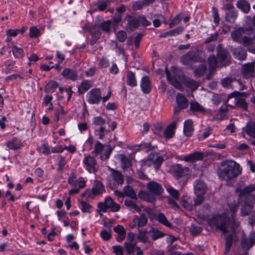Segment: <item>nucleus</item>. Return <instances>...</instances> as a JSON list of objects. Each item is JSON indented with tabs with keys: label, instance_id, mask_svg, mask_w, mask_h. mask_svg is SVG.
Returning <instances> with one entry per match:
<instances>
[{
	"label": "nucleus",
	"instance_id": "nucleus-1",
	"mask_svg": "<svg viewBox=\"0 0 255 255\" xmlns=\"http://www.w3.org/2000/svg\"><path fill=\"white\" fill-rule=\"evenodd\" d=\"M210 225H214L217 229L222 232L224 235L231 232L226 238V245L224 254H229L232 246L233 241L235 236V230L238 226V223L233 218L230 219L225 215L218 216L214 217L209 222Z\"/></svg>",
	"mask_w": 255,
	"mask_h": 255
},
{
	"label": "nucleus",
	"instance_id": "nucleus-2",
	"mask_svg": "<svg viewBox=\"0 0 255 255\" xmlns=\"http://www.w3.org/2000/svg\"><path fill=\"white\" fill-rule=\"evenodd\" d=\"M241 172L242 168L238 163L232 160H227L222 162L218 170V174L220 178L229 181L236 178Z\"/></svg>",
	"mask_w": 255,
	"mask_h": 255
},
{
	"label": "nucleus",
	"instance_id": "nucleus-3",
	"mask_svg": "<svg viewBox=\"0 0 255 255\" xmlns=\"http://www.w3.org/2000/svg\"><path fill=\"white\" fill-rule=\"evenodd\" d=\"M236 192L239 193V199L244 202L241 210L242 215L246 216L250 215L255 203V196L253 194H245L242 195V190L240 188H237Z\"/></svg>",
	"mask_w": 255,
	"mask_h": 255
},
{
	"label": "nucleus",
	"instance_id": "nucleus-4",
	"mask_svg": "<svg viewBox=\"0 0 255 255\" xmlns=\"http://www.w3.org/2000/svg\"><path fill=\"white\" fill-rule=\"evenodd\" d=\"M181 72V70L178 67L172 66L171 68V72H170L167 69H165V74L167 80L171 83V84L178 90H182L183 86L180 82L176 80L177 77H179Z\"/></svg>",
	"mask_w": 255,
	"mask_h": 255
},
{
	"label": "nucleus",
	"instance_id": "nucleus-5",
	"mask_svg": "<svg viewBox=\"0 0 255 255\" xmlns=\"http://www.w3.org/2000/svg\"><path fill=\"white\" fill-rule=\"evenodd\" d=\"M98 207L99 210L98 212L101 211L105 213L108 209H110L113 212H118L120 209V205L115 202L111 197H107L105 199L104 202L98 204Z\"/></svg>",
	"mask_w": 255,
	"mask_h": 255
},
{
	"label": "nucleus",
	"instance_id": "nucleus-6",
	"mask_svg": "<svg viewBox=\"0 0 255 255\" xmlns=\"http://www.w3.org/2000/svg\"><path fill=\"white\" fill-rule=\"evenodd\" d=\"M217 58L221 67L228 66L231 63L228 51L223 48L221 44L218 45L217 48Z\"/></svg>",
	"mask_w": 255,
	"mask_h": 255
},
{
	"label": "nucleus",
	"instance_id": "nucleus-7",
	"mask_svg": "<svg viewBox=\"0 0 255 255\" xmlns=\"http://www.w3.org/2000/svg\"><path fill=\"white\" fill-rule=\"evenodd\" d=\"M171 173L176 179L186 176L190 173V169L180 164H176L171 167Z\"/></svg>",
	"mask_w": 255,
	"mask_h": 255
},
{
	"label": "nucleus",
	"instance_id": "nucleus-8",
	"mask_svg": "<svg viewBox=\"0 0 255 255\" xmlns=\"http://www.w3.org/2000/svg\"><path fill=\"white\" fill-rule=\"evenodd\" d=\"M112 180L110 182L111 188H116L118 186L122 185L124 182V177L119 171L111 169Z\"/></svg>",
	"mask_w": 255,
	"mask_h": 255
},
{
	"label": "nucleus",
	"instance_id": "nucleus-9",
	"mask_svg": "<svg viewBox=\"0 0 255 255\" xmlns=\"http://www.w3.org/2000/svg\"><path fill=\"white\" fill-rule=\"evenodd\" d=\"M87 101L91 104H98L102 99L101 92L100 89H93L87 94Z\"/></svg>",
	"mask_w": 255,
	"mask_h": 255
},
{
	"label": "nucleus",
	"instance_id": "nucleus-10",
	"mask_svg": "<svg viewBox=\"0 0 255 255\" xmlns=\"http://www.w3.org/2000/svg\"><path fill=\"white\" fill-rule=\"evenodd\" d=\"M181 61L183 64L187 65L191 63L200 62L201 59L196 53L193 51H189L182 57Z\"/></svg>",
	"mask_w": 255,
	"mask_h": 255
},
{
	"label": "nucleus",
	"instance_id": "nucleus-11",
	"mask_svg": "<svg viewBox=\"0 0 255 255\" xmlns=\"http://www.w3.org/2000/svg\"><path fill=\"white\" fill-rule=\"evenodd\" d=\"M146 187L148 192L155 196L161 195L163 191L161 185L154 181L148 183Z\"/></svg>",
	"mask_w": 255,
	"mask_h": 255
},
{
	"label": "nucleus",
	"instance_id": "nucleus-12",
	"mask_svg": "<svg viewBox=\"0 0 255 255\" xmlns=\"http://www.w3.org/2000/svg\"><path fill=\"white\" fill-rule=\"evenodd\" d=\"M149 161L152 162V163L154 165L155 169L157 170L163 161V158L162 156L159 155L156 153H151L148 156L146 163L149 164L148 162Z\"/></svg>",
	"mask_w": 255,
	"mask_h": 255
},
{
	"label": "nucleus",
	"instance_id": "nucleus-13",
	"mask_svg": "<svg viewBox=\"0 0 255 255\" xmlns=\"http://www.w3.org/2000/svg\"><path fill=\"white\" fill-rule=\"evenodd\" d=\"M206 157L204 152L196 151L184 156L182 160L188 162L193 163L197 161L202 160Z\"/></svg>",
	"mask_w": 255,
	"mask_h": 255
},
{
	"label": "nucleus",
	"instance_id": "nucleus-14",
	"mask_svg": "<svg viewBox=\"0 0 255 255\" xmlns=\"http://www.w3.org/2000/svg\"><path fill=\"white\" fill-rule=\"evenodd\" d=\"M241 73L246 79L254 77L255 75L254 63H251L244 64L242 67Z\"/></svg>",
	"mask_w": 255,
	"mask_h": 255
},
{
	"label": "nucleus",
	"instance_id": "nucleus-15",
	"mask_svg": "<svg viewBox=\"0 0 255 255\" xmlns=\"http://www.w3.org/2000/svg\"><path fill=\"white\" fill-rule=\"evenodd\" d=\"M86 169L89 172H95L96 170L95 166L97 162L95 158L91 155L86 156L83 161Z\"/></svg>",
	"mask_w": 255,
	"mask_h": 255
},
{
	"label": "nucleus",
	"instance_id": "nucleus-16",
	"mask_svg": "<svg viewBox=\"0 0 255 255\" xmlns=\"http://www.w3.org/2000/svg\"><path fill=\"white\" fill-rule=\"evenodd\" d=\"M255 244V232H253L250 235L249 238H243L242 239L241 248L248 252V250Z\"/></svg>",
	"mask_w": 255,
	"mask_h": 255
},
{
	"label": "nucleus",
	"instance_id": "nucleus-17",
	"mask_svg": "<svg viewBox=\"0 0 255 255\" xmlns=\"http://www.w3.org/2000/svg\"><path fill=\"white\" fill-rule=\"evenodd\" d=\"M61 75L65 79L73 81H76L78 78V73L74 69L65 68L62 72Z\"/></svg>",
	"mask_w": 255,
	"mask_h": 255
},
{
	"label": "nucleus",
	"instance_id": "nucleus-18",
	"mask_svg": "<svg viewBox=\"0 0 255 255\" xmlns=\"http://www.w3.org/2000/svg\"><path fill=\"white\" fill-rule=\"evenodd\" d=\"M88 31L92 35V38L90 43L91 45L95 44L98 40L100 38L101 33L99 28L96 25L92 26L88 29Z\"/></svg>",
	"mask_w": 255,
	"mask_h": 255
},
{
	"label": "nucleus",
	"instance_id": "nucleus-19",
	"mask_svg": "<svg viewBox=\"0 0 255 255\" xmlns=\"http://www.w3.org/2000/svg\"><path fill=\"white\" fill-rule=\"evenodd\" d=\"M140 87L142 92L147 94L150 92L151 88L150 81L148 76H143L140 82Z\"/></svg>",
	"mask_w": 255,
	"mask_h": 255
},
{
	"label": "nucleus",
	"instance_id": "nucleus-20",
	"mask_svg": "<svg viewBox=\"0 0 255 255\" xmlns=\"http://www.w3.org/2000/svg\"><path fill=\"white\" fill-rule=\"evenodd\" d=\"M5 145L7 147L12 150H17L23 146L22 142L16 138H13L7 141Z\"/></svg>",
	"mask_w": 255,
	"mask_h": 255
},
{
	"label": "nucleus",
	"instance_id": "nucleus-21",
	"mask_svg": "<svg viewBox=\"0 0 255 255\" xmlns=\"http://www.w3.org/2000/svg\"><path fill=\"white\" fill-rule=\"evenodd\" d=\"M124 204L128 210L133 213L140 212L141 211L140 208L136 205L134 201L131 199H126L124 201Z\"/></svg>",
	"mask_w": 255,
	"mask_h": 255
},
{
	"label": "nucleus",
	"instance_id": "nucleus-22",
	"mask_svg": "<svg viewBox=\"0 0 255 255\" xmlns=\"http://www.w3.org/2000/svg\"><path fill=\"white\" fill-rule=\"evenodd\" d=\"M233 54L235 58L239 60H244L246 59L247 53L246 51L241 47H238L233 50Z\"/></svg>",
	"mask_w": 255,
	"mask_h": 255
},
{
	"label": "nucleus",
	"instance_id": "nucleus-23",
	"mask_svg": "<svg viewBox=\"0 0 255 255\" xmlns=\"http://www.w3.org/2000/svg\"><path fill=\"white\" fill-rule=\"evenodd\" d=\"M242 131L248 135L255 138V122H248L242 129Z\"/></svg>",
	"mask_w": 255,
	"mask_h": 255
},
{
	"label": "nucleus",
	"instance_id": "nucleus-24",
	"mask_svg": "<svg viewBox=\"0 0 255 255\" xmlns=\"http://www.w3.org/2000/svg\"><path fill=\"white\" fill-rule=\"evenodd\" d=\"M114 231L118 234L117 241L118 242H122L126 237V230L123 226L121 225H117L114 228Z\"/></svg>",
	"mask_w": 255,
	"mask_h": 255
},
{
	"label": "nucleus",
	"instance_id": "nucleus-25",
	"mask_svg": "<svg viewBox=\"0 0 255 255\" xmlns=\"http://www.w3.org/2000/svg\"><path fill=\"white\" fill-rule=\"evenodd\" d=\"M105 191L104 185L99 181H97L95 186L92 189L91 194L94 196L102 194Z\"/></svg>",
	"mask_w": 255,
	"mask_h": 255
},
{
	"label": "nucleus",
	"instance_id": "nucleus-26",
	"mask_svg": "<svg viewBox=\"0 0 255 255\" xmlns=\"http://www.w3.org/2000/svg\"><path fill=\"white\" fill-rule=\"evenodd\" d=\"M193 130L192 121L191 120L186 121L184 124L183 131L184 134L187 136H190L192 134Z\"/></svg>",
	"mask_w": 255,
	"mask_h": 255
},
{
	"label": "nucleus",
	"instance_id": "nucleus-27",
	"mask_svg": "<svg viewBox=\"0 0 255 255\" xmlns=\"http://www.w3.org/2000/svg\"><path fill=\"white\" fill-rule=\"evenodd\" d=\"M155 196H156L152 194L148 191H141L139 193V198L147 202L153 204L155 202Z\"/></svg>",
	"mask_w": 255,
	"mask_h": 255
},
{
	"label": "nucleus",
	"instance_id": "nucleus-28",
	"mask_svg": "<svg viewBox=\"0 0 255 255\" xmlns=\"http://www.w3.org/2000/svg\"><path fill=\"white\" fill-rule=\"evenodd\" d=\"M176 103L178 106L185 109L188 105V101L182 94L178 93L176 96Z\"/></svg>",
	"mask_w": 255,
	"mask_h": 255
},
{
	"label": "nucleus",
	"instance_id": "nucleus-29",
	"mask_svg": "<svg viewBox=\"0 0 255 255\" xmlns=\"http://www.w3.org/2000/svg\"><path fill=\"white\" fill-rule=\"evenodd\" d=\"M206 185L202 181H197L196 185L194 186L196 195H204L206 192Z\"/></svg>",
	"mask_w": 255,
	"mask_h": 255
},
{
	"label": "nucleus",
	"instance_id": "nucleus-30",
	"mask_svg": "<svg viewBox=\"0 0 255 255\" xmlns=\"http://www.w3.org/2000/svg\"><path fill=\"white\" fill-rule=\"evenodd\" d=\"M176 128V123L174 122L171 123L164 131V135L166 138H171L174 133Z\"/></svg>",
	"mask_w": 255,
	"mask_h": 255
},
{
	"label": "nucleus",
	"instance_id": "nucleus-31",
	"mask_svg": "<svg viewBox=\"0 0 255 255\" xmlns=\"http://www.w3.org/2000/svg\"><path fill=\"white\" fill-rule=\"evenodd\" d=\"M127 21L130 28L135 29L140 26L138 16L137 17H133L128 15L127 16Z\"/></svg>",
	"mask_w": 255,
	"mask_h": 255
},
{
	"label": "nucleus",
	"instance_id": "nucleus-32",
	"mask_svg": "<svg viewBox=\"0 0 255 255\" xmlns=\"http://www.w3.org/2000/svg\"><path fill=\"white\" fill-rule=\"evenodd\" d=\"M125 196H126L132 199L137 200V196L132 187L129 185L126 186L124 189Z\"/></svg>",
	"mask_w": 255,
	"mask_h": 255
},
{
	"label": "nucleus",
	"instance_id": "nucleus-33",
	"mask_svg": "<svg viewBox=\"0 0 255 255\" xmlns=\"http://www.w3.org/2000/svg\"><path fill=\"white\" fill-rule=\"evenodd\" d=\"M231 37L233 40L237 42H243V44L245 43V38H248L247 36H243L241 32L238 30H235L231 33Z\"/></svg>",
	"mask_w": 255,
	"mask_h": 255
},
{
	"label": "nucleus",
	"instance_id": "nucleus-34",
	"mask_svg": "<svg viewBox=\"0 0 255 255\" xmlns=\"http://www.w3.org/2000/svg\"><path fill=\"white\" fill-rule=\"evenodd\" d=\"M237 6L244 13H247L250 9L249 3L245 0H240L237 2Z\"/></svg>",
	"mask_w": 255,
	"mask_h": 255
},
{
	"label": "nucleus",
	"instance_id": "nucleus-35",
	"mask_svg": "<svg viewBox=\"0 0 255 255\" xmlns=\"http://www.w3.org/2000/svg\"><path fill=\"white\" fill-rule=\"evenodd\" d=\"M218 63L217 57L214 55H210L208 58V64L209 67V70L212 72L216 70Z\"/></svg>",
	"mask_w": 255,
	"mask_h": 255
},
{
	"label": "nucleus",
	"instance_id": "nucleus-36",
	"mask_svg": "<svg viewBox=\"0 0 255 255\" xmlns=\"http://www.w3.org/2000/svg\"><path fill=\"white\" fill-rule=\"evenodd\" d=\"M127 84L132 87L137 85L135 74L133 72L131 71L128 72L127 75Z\"/></svg>",
	"mask_w": 255,
	"mask_h": 255
},
{
	"label": "nucleus",
	"instance_id": "nucleus-37",
	"mask_svg": "<svg viewBox=\"0 0 255 255\" xmlns=\"http://www.w3.org/2000/svg\"><path fill=\"white\" fill-rule=\"evenodd\" d=\"M153 25L155 27H159L162 23H165V17L162 14H156L152 17Z\"/></svg>",
	"mask_w": 255,
	"mask_h": 255
},
{
	"label": "nucleus",
	"instance_id": "nucleus-38",
	"mask_svg": "<svg viewBox=\"0 0 255 255\" xmlns=\"http://www.w3.org/2000/svg\"><path fill=\"white\" fill-rule=\"evenodd\" d=\"M135 221L137 223L138 227H141L146 224L147 222V218L143 214H141L139 217L136 215L134 216L133 218V221Z\"/></svg>",
	"mask_w": 255,
	"mask_h": 255
},
{
	"label": "nucleus",
	"instance_id": "nucleus-39",
	"mask_svg": "<svg viewBox=\"0 0 255 255\" xmlns=\"http://www.w3.org/2000/svg\"><path fill=\"white\" fill-rule=\"evenodd\" d=\"M156 220L160 224L165 226L166 227L171 228V224L168 221L166 216L163 213H159L156 217Z\"/></svg>",
	"mask_w": 255,
	"mask_h": 255
},
{
	"label": "nucleus",
	"instance_id": "nucleus-40",
	"mask_svg": "<svg viewBox=\"0 0 255 255\" xmlns=\"http://www.w3.org/2000/svg\"><path fill=\"white\" fill-rule=\"evenodd\" d=\"M190 110L194 112L204 113L205 112L204 108L196 101L191 102Z\"/></svg>",
	"mask_w": 255,
	"mask_h": 255
},
{
	"label": "nucleus",
	"instance_id": "nucleus-41",
	"mask_svg": "<svg viewBox=\"0 0 255 255\" xmlns=\"http://www.w3.org/2000/svg\"><path fill=\"white\" fill-rule=\"evenodd\" d=\"M235 81V80L231 77H226L223 79L221 81V84L222 86L225 88L227 89H233L234 87L232 85V83Z\"/></svg>",
	"mask_w": 255,
	"mask_h": 255
},
{
	"label": "nucleus",
	"instance_id": "nucleus-42",
	"mask_svg": "<svg viewBox=\"0 0 255 255\" xmlns=\"http://www.w3.org/2000/svg\"><path fill=\"white\" fill-rule=\"evenodd\" d=\"M244 45L247 47L250 52L255 53V42H254L250 38H245Z\"/></svg>",
	"mask_w": 255,
	"mask_h": 255
},
{
	"label": "nucleus",
	"instance_id": "nucleus-43",
	"mask_svg": "<svg viewBox=\"0 0 255 255\" xmlns=\"http://www.w3.org/2000/svg\"><path fill=\"white\" fill-rule=\"evenodd\" d=\"M236 106L240 108L244 111H247L248 108V104L246 100L242 98H237L235 99Z\"/></svg>",
	"mask_w": 255,
	"mask_h": 255
},
{
	"label": "nucleus",
	"instance_id": "nucleus-44",
	"mask_svg": "<svg viewBox=\"0 0 255 255\" xmlns=\"http://www.w3.org/2000/svg\"><path fill=\"white\" fill-rule=\"evenodd\" d=\"M107 149L104 150L103 153H101L100 154V158L102 160H106L109 159L111 153H112L113 148L111 145H107Z\"/></svg>",
	"mask_w": 255,
	"mask_h": 255
},
{
	"label": "nucleus",
	"instance_id": "nucleus-45",
	"mask_svg": "<svg viewBox=\"0 0 255 255\" xmlns=\"http://www.w3.org/2000/svg\"><path fill=\"white\" fill-rule=\"evenodd\" d=\"M184 84L186 87L190 88L192 90H196L199 86L198 82L191 79H186L184 81Z\"/></svg>",
	"mask_w": 255,
	"mask_h": 255
},
{
	"label": "nucleus",
	"instance_id": "nucleus-46",
	"mask_svg": "<svg viewBox=\"0 0 255 255\" xmlns=\"http://www.w3.org/2000/svg\"><path fill=\"white\" fill-rule=\"evenodd\" d=\"M91 87L90 84L88 81L82 82L78 87V92L81 94H83L87 91Z\"/></svg>",
	"mask_w": 255,
	"mask_h": 255
},
{
	"label": "nucleus",
	"instance_id": "nucleus-47",
	"mask_svg": "<svg viewBox=\"0 0 255 255\" xmlns=\"http://www.w3.org/2000/svg\"><path fill=\"white\" fill-rule=\"evenodd\" d=\"M58 87V84L57 82L54 81H49L45 86L44 91L47 93L50 92H53L54 90Z\"/></svg>",
	"mask_w": 255,
	"mask_h": 255
},
{
	"label": "nucleus",
	"instance_id": "nucleus-48",
	"mask_svg": "<svg viewBox=\"0 0 255 255\" xmlns=\"http://www.w3.org/2000/svg\"><path fill=\"white\" fill-rule=\"evenodd\" d=\"M206 70V66L204 64H201L194 70V74L197 77L203 76Z\"/></svg>",
	"mask_w": 255,
	"mask_h": 255
},
{
	"label": "nucleus",
	"instance_id": "nucleus-49",
	"mask_svg": "<svg viewBox=\"0 0 255 255\" xmlns=\"http://www.w3.org/2000/svg\"><path fill=\"white\" fill-rule=\"evenodd\" d=\"M104 147V145L102 144L100 141H97L96 144L94 146V149L92 152V154H94L95 155H98L99 154H101L102 151L103 150Z\"/></svg>",
	"mask_w": 255,
	"mask_h": 255
},
{
	"label": "nucleus",
	"instance_id": "nucleus-50",
	"mask_svg": "<svg viewBox=\"0 0 255 255\" xmlns=\"http://www.w3.org/2000/svg\"><path fill=\"white\" fill-rule=\"evenodd\" d=\"M151 237L153 240H156L159 238H162L164 236V234L156 229H153L150 231Z\"/></svg>",
	"mask_w": 255,
	"mask_h": 255
},
{
	"label": "nucleus",
	"instance_id": "nucleus-51",
	"mask_svg": "<svg viewBox=\"0 0 255 255\" xmlns=\"http://www.w3.org/2000/svg\"><path fill=\"white\" fill-rule=\"evenodd\" d=\"M122 166L124 169L128 168L130 166V160L126 155H121Z\"/></svg>",
	"mask_w": 255,
	"mask_h": 255
},
{
	"label": "nucleus",
	"instance_id": "nucleus-52",
	"mask_svg": "<svg viewBox=\"0 0 255 255\" xmlns=\"http://www.w3.org/2000/svg\"><path fill=\"white\" fill-rule=\"evenodd\" d=\"M12 53L13 55L16 58H22L23 56V49L16 46L12 47Z\"/></svg>",
	"mask_w": 255,
	"mask_h": 255
},
{
	"label": "nucleus",
	"instance_id": "nucleus-53",
	"mask_svg": "<svg viewBox=\"0 0 255 255\" xmlns=\"http://www.w3.org/2000/svg\"><path fill=\"white\" fill-rule=\"evenodd\" d=\"M191 235L195 236L199 235L202 231V229L200 226L192 225L189 229Z\"/></svg>",
	"mask_w": 255,
	"mask_h": 255
},
{
	"label": "nucleus",
	"instance_id": "nucleus-54",
	"mask_svg": "<svg viewBox=\"0 0 255 255\" xmlns=\"http://www.w3.org/2000/svg\"><path fill=\"white\" fill-rule=\"evenodd\" d=\"M183 29L184 28L183 26H179L174 29L166 32L164 34V35L163 36H165L166 35L173 36L176 34H178L182 32Z\"/></svg>",
	"mask_w": 255,
	"mask_h": 255
},
{
	"label": "nucleus",
	"instance_id": "nucleus-55",
	"mask_svg": "<svg viewBox=\"0 0 255 255\" xmlns=\"http://www.w3.org/2000/svg\"><path fill=\"white\" fill-rule=\"evenodd\" d=\"M137 239L142 243H145L147 242L148 238L146 231H139L137 234Z\"/></svg>",
	"mask_w": 255,
	"mask_h": 255
},
{
	"label": "nucleus",
	"instance_id": "nucleus-56",
	"mask_svg": "<svg viewBox=\"0 0 255 255\" xmlns=\"http://www.w3.org/2000/svg\"><path fill=\"white\" fill-rule=\"evenodd\" d=\"M37 150L45 155H48L51 153L50 148L45 144H43L40 146L38 147Z\"/></svg>",
	"mask_w": 255,
	"mask_h": 255
},
{
	"label": "nucleus",
	"instance_id": "nucleus-57",
	"mask_svg": "<svg viewBox=\"0 0 255 255\" xmlns=\"http://www.w3.org/2000/svg\"><path fill=\"white\" fill-rule=\"evenodd\" d=\"M166 190L174 199L178 200L179 199V194L178 190H175L170 186L166 187Z\"/></svg>",
	"mask_w": 255,
	"mask_h": 255
},
{
	"label": "nucleus",
	"instance_id": "nucleus-58",
	"mask_svg": "<svg viewBox=\"0 0 255 255\" xmlns=\"http://www.w3.org/2000/svg\"><path fill=\"white\" fill-rule=\"evenodd\" d=\"M97 132V135L100 139H103L105 136V133L107 132H110V130L106 129L105 127H100L99 130L96 131Z\"/></svg>",
	"mask_w": 255,
	"mask_h": 255
},
{
	"label": "nucleus",
	"instance_id": "nucleus-59",
	"mask_svg": "<svg viewBox=\"0 0 255 255\" xmlns=\"http://www.w3.org/2000/svg\"><path fill=\"white\" fill-rule=\"evenodd\" d=\"M241 190L242 195H245V194H252V192L255 190V184H251L243 189H241Z\"/></svg>",
	"mask_w": 255,
	"mask_h": 255
},
{
	"label": "nucleus",
	"instance_id": "nucleus-60",
	"mask_svg": "<svg viewBox=\"0 0 255 255\" xmlns=\"http://www.w3.org/2000/svg\"><path fill=\"white\" fill-rule=\"evenodd\" d=\"M40 35L39 30L36 27H31L29 29V36L31 38H36Z\"/></svg>",
	"mask_w": 255,
	"mask_h": 255
},
{
	"label": "nucleus",
	"instance_id": "nucleus-61",
	"mask_svg": "<svg viewBox=\"0 0 255 255\" xmlns=\"http://www.w3.org/2000/svg\"><path fill=\"white\" fill-rule=\"evenodd\" d=\"M237 16L238 14L236 11H230L227 14V20L231 23H234Z\"/></svg>",
	"mask_w": 255,
	"mask_h": 255
},
{
	"label": "nucleus",
	"instance_id": "nucleus-62",
	"mask_svg": "<svg viewBox=\"0 0 255 255\" xmlns=\"http://www.w3.org/2000/svg\"><path fill=\"white\" fill-rule=\"evenodd\" d=\"M81 209L82 212L84 213H90L91 212V209L92 206L87 202L82 201L80 202Z\"/></svg>",
	"mask_w": 255,
	"mask_h": 255
},
{
	"label": "nucleus",
	"instance_id": "nucleus-63",
	"mask_svg": "<svg viewBox=\"0 0 255 255\" xmlns=\"http://www.w3.org/2000/svg\"><path fill=\"white\" fill-rule=\"evenodd\" d=\"M212 15L214 18V22L216 24L218 25L220 22V17L218 14V9L215 7L212 8Z\"/></svg>",
	"mask_w": 255,
	"mask_h": 255
},
{
	"label": "nucleus",
	"instance_id": "nucleus-64",
	"mask_svg": "<svg viewBox=\"0 0 255 255\" xmlns=\"http://www.w3.org/2000/svg\"><path fill=\"white\" fill-rule=\"evenodd\" d=\"M112 21L107 20L102 23L100 25L101 29L104 31L109 33L110 32V25Z\"/></svg>",
	"mask_w": 255,
	"mask_h": 255
}]
</instances>
